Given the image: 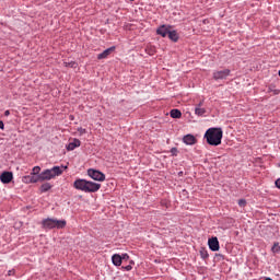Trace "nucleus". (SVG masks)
<instances>
[{"label": "nucleus", "instance_id": "nucleus-1", "mask_svg": "<svg viewBox=\"0 0 280 280\" xmlns=\"http://www.w3.org/2000/svg\"><path fill=\"white\" fill-rule=\"evenodd\" d=\"M222 137H224V131L221 127H211L206 131L203 139H206L208 145L218 148V145H222Z\"/></svg>", "mask_w": 280, "mask_h": 280}, {"label": "nucleus", "instance_id": "nucleus-2", "mask_svg": "<svg viewBox=\"0 0 280 280\" xmlns=\"http://www.w3.org/2000/svg\"><path fill=\"white\" fill-rule=\"evenodd\" d=\"M88 176L93 180H98V183H104V180H106V175L102 171L95 168H89Z\"/></svg>", "mask_w": 280, "mask_h": 280}, {"label": "nucleus", "instance_id": "nucleus-3", "mask_svg": "<svg viewBox=\"0 0 280 280\" xmlns=\"http://www.w3.org/2000/svg\"><path fill=\"white\" fill-rule=\"evenodd\" d=\"M102 189V184L88 180L85 184V194H95Z\"/></svg>", "mask_w": 280, "mask_h": 280}, {"label": "nucleus", "instance_id": "nucleus-4", "mask_svg": "<svg viewBox=\"0 0 280 280\" xmlns=\"http://www.w3.org/2000/svg\"><path fill=\"white\" fill-rule=\"evenodd\" d=\"M231 75V69L215 70L212 73L213 80H226Z\"/></svg>", "mask_w": 280, "mask_h": 280}, {"label": "nucleus", "instance_id": "nucleus-5", "mask_svg": "<svg viewBox=\"0 0 280 280\" xmlns=\"http://www.w3.org/2000/svg\"><path fill=\"white\" fill-rule=\"evenodd\" d=\"M13 179H14V174H12V172L10 171H4L0 174V182L3 185H10V183H12Z\"/></svg>", "mask_w": 280, "mask_h": 280}, {"label": "nucleus", "instance_id": "nucleus-6", "mask_svg": "<svg viewBox=\"0 0 280 280\" xmlns=\"http://www.w3.org/2000/svg\"><path fill=\"white\" fill-rule=\"evenodd\" d=\"M208 246L212 253H218V250H220V241H218V236H212L209 238Z\"/></svg>", "mask_w": 280, "mask_h": 280}, {"label": "nucleus", "instance_id": "nucleus-7", "mask_svg": "<svg viewBox=\"0 0 280 280\" xmlns=\"http://www.w3.org/2000/svg\"><path fill=\"white\" fill-rule=\"evenodd\" d=\"M22 182H24L26 185L34 184V183H40L39 175H34L30 173V175H25L22 177Z\"/></svg>", "mask_w": 280, "mask_h": 280}, {"label": "nucleus", "instance_id": "nucleus-8", "mask_svg": "<svg viewBox=\"0 0 280 280\" xmlns=\"http://www.w3.org/2000/svg\"><path fill=\"white\" fill-rule=\"evenodd\" d=\"M86 183L88 180L84 178H78L73 183L74 189H78V191H86Z\"/></svg>", "mask_w": 280, "mask_h": 280}, {"label": "nucleus", "instance_id": "nucleus-9", "mask_svg": "<svg viewBox=\"0 0 280 280\" xmlns=\"http://www.w3.org/2000/svg\"><path fill=\"white\" fill-rule=\"evenodd\" d=\"M172 26L171 25H161L158 30H156V34L159 36H162V38H167L170 31H171Z\"/></svg>", "mask_w": 280, "mask_h": 280}, {"label": "nucleus", "instance_id": "nucleus-10", "mask_svg": "<svg viewBox=\"0 0 280 280\" xmlns=\"http://www.w3.org/2000/svg\"><path fill=\"white\" fill-rule=\"evenodd\" d=\"M69 166H54L50 170V173L52 174V178H56V176H62V174L65 173V170H68Z\"/></svg>", "mask_w": 280, "mask_h": 280}, {"label": "nucleus", "instance_id": "nucleus-11", "mask_svg": "<svg viewBox=\"0 0 280 280\" xmlns=\"http://www.w3.org/2000/svg\"><path fill=\"white\" fill-rule=\"evenodd\" d=\"M42 229H44L45 231H51V229H55V219H44L42 221Z\"/></svg>", "mask_w": 280, "mask_h": 280}, {"label": "nucleus", "instance_id": "nucleus-12", "mask_svg": "<svg viewBox=\"0 0 280 280\" xmlns=\"http://www.w3.org/2000/svg\"><path fill=\"white\" fill-rule=\"evenodd\" d=\"M183 143L186 145H196L198 143V139L191 133H188L183 137Z\"/></svg>", "mask_w": 280, "mask_h": 280}, {"label": "nucleus", "instance_id": "nucleus-13", "mask_svg": "<svg viewBox=\"0 0 280 280\" xmlns=\"http://www.w3.org/2000/svg\"><path fill=\"white\" fill-rule=\"evenodd\" d=\"M54 178V175L51 174V171L49 168L44 170L39 174V183H45V180H51Z\"/></svg>", "mask_w": 280, "mask_h": 280}, {"label": "nucleus", "instance_id": "nucleus-14", "mask_svg": "<svg viewBox=\"0 0 280 280\" xmlns=\"http://www.w3.org/2000/svg\"><path fill=\"white\" fill-rule=\"evenodd\" d=\"M80 145H82L80 139L74 138L72 142L68 143L67 150L68 152H73V150H75V148H80Z\"/></svg>", "mask_w": 280, "mask_h": 280}, {"label": "nucleus", "instance_id": "nucleus-15", "mask_svg": "<svg viewBox=\"0 0 280 280\" xmlns=\"http://www.w3.org/2000/svg\"><path fill=\"white\" fill-rule=\"evenodd\" d=\"M112 51H115V46H112L107 49H105L103 52L97 55V60H104L105 58H108Z\"/></svg>", "mask_w": 280, "mask_h": 280}, {"label": "nucleus", "instance_id": "nucleus-16", "mask_svg": "<svg viewBox=\"0 0 280 280\" xmlns=\"http://www.w3.org/2000/svg\"><path fill=\"white\" fill-rule=\"evenodd\" d=\"M167 37H168L170 40H172L173 43H178L179 36H178V32H176V30H173V31L171 30V31H168Z\"/></svg>", "mask_w": 280, "mask_h": 280}, {"label": "nucleus", "instance_id": "nucleus-17", "mask_svg": "<svg viewBox=\"0 0 280 280\" xmlns=\"http://www.w3.org/2000/svg\"><path fill=\"white\" fill-rule=\"evenodd\" d=\"M112 264L116 267L121 266L122 261H121V255L119 254H114L112 256Z\"/></svg>", "mask_w": 280, "mask_h": 280}, {"label": "nucleus", "instance_id": "nucleus-18", "mask_svg": "<svg viewBox=\"0 0 280 280\" xmlns=\"http://www.w3.org/2000/svg\"><path fill=\"white\" fill-rule=\"evenodd\" d=\"M170 115L172 119H180L183 117V112H180V109L175 108L170 112Z\"/></svg>", "mask_w": 280, "mask_h": 280}, {"label": "nucleus", "instance_id": "nucleus-19", "mask_svg": "<svg viewBox=\"0 0 280 280\" xmlns=\"http://www.w3.org/2000/svg\"><path fill=\"white\" fill-rule=\"evenodd\" d=\"M51 187H54V185H51V183H44L39 187V191H40V194H47V191H49V189H51Z\"/></svg>", "mask_w": 280, "mask_h": 280}, {"label": "nucleus", "instance_id": "nucleus-20", "mask_svg": "<svg viewBox=\"0 0 280 280\" xmlns=\"http://www.w3.org/2000/svg\"><path fill=\"white\" fill-rule=\"evenodd\" d=\"M67 226V220L55 219V229H65Z\"/></svg>", "mask_w": 280, "mask_h": 280}, {"label": "nucleus", "instance_id": "nucleus-21", "mask_svg": "<svg viewBox=\"0 0 280 280\" xmlns=\"http://www.w3.org/2000/svg\"><path fill=\"white\" fill-rule=\"evenodd\" d=\"M199 255H200L201 259H209V252L205 247L200 248Z\"/></svg>", "mask_w": 280, "mask_h": 280}, {"label": "nucleus", "instance_id": "nucleus-22", "mask_svg": "<svg viewBox=\"0 0 280 280\" xmlns=\"http://www.w3.org/2000/svg\"><path fill=\"white\" fill-rule=\"evenodd\" d=\"M207 113L206 108L202 107H195V115L198 117H202Z\"/></svg>", "mask_w": 280, "mask_h": 280}, {"label": "nucleus", "instance_id": "nucleus-23", "mask_svg": "<svg viewBox=\"0 0 280 280\" xmlns=\"http://www.w3.org/2000/svg\"><path fill=\"white\" fill-rule=\"evenodd\" d=\"M145 54H148L149 56H154L156 54V48L155 47H147L145 48Z\"/></svg>", "mask_w": 280, "mask_h": 280}, {"label": "nucleus", "instance_id": "nucleus-24", "mask_svg": "<svg viewBox=\"0 0 280 280\" xmlns=\"http://www.w3.org/2000/svg\"><path fill=\"white\" fill-rule=\"evenodd\" d=\"M271 252L275 253L276 255H279L280 253L279 242L273 243V246L271 247Z\"/></svg>", "mask_w": 280, "mask_h": 280}, {"label": "nucleus", "instance_id": "nucleus-25", "mask_svg": "<svg viewBox=\"0 0 280 280\" xmlns=\"http://www.w3.org/2000/svg\"><path fill=\"white\" fill-rule=\"evenodd\" d=\"M31 174L34 176H40V166H34Z\"/></svg>", "mask_w": 280, "mask_h": 280}, {"label": "nucleus", "instance_id": "nucleus-26", "mask_svg": "<svg viewBox=\"0 0 280 280\" xmlns=\"http://www.w3.org/2000/svg\"><path fill=\"white\" fill-rule=\"evenodd\" d=\"M268 93H273L275 95H279L280 91L275 89V85H270L268 88Z\"/></svg>", "mask_w": 280, "mask_h": 280}, {"label": "nucleus", "instance_id": "nucleus-27", "mask_svg": "<svg viewBox=\"0 0 280 280\" xmlns=\"http://www.w3.org/2000/svg\"><path fill=\"white\" fill-rule=\"evenodd\" d=\"M66 67H70V69H77L78 62H75V61L66 62Z\"/></svg>", "mask_w": 280, "mask_h": 280}, {"label": "nucleus", "instance_id": "nucleus-28", "mask_svg": "<svg viewBox=\"0 0 280 280\" xmlns=\"http://www.w3.org/2000/svg\"><path fill=\"white\" fill-rule=\"evenodd\" d=\"M172 156H178V148L176 147H173L171 150H170Z\"/></svg>", "mask_w": 280, "mask_h": 280}, {"label": "nucleus", "instance_id": "nucleus-29", "mask_svg": "<svg viewBox=\"0 0 280 280\" xmlns=\"http://www.w3.org/2000/svg\"><path fill=\"white\" fill-rule=\"evenodd\" d=\"M246 205H247L246 199H240L238 200V207L244 208V207H246Z\"/></svg>", "mask_w": 280, "mask_h": 280}, {"label": "nucleus", "instance_id": "nucleus-30", "mask_svg": "<svg viewBox=\"0 0 280 280\" xmlns=\"http://www.w3.org/2000/svg\"><path fill=\"white\" fill-rule=\"evenodd\" d=\"M120 259L122 262H124V260L128 261V259H130V256L128 254H122V255H120Z\"/></svg>", "mask_w": 280, "mask_h": 280}, {"label": "nucleus", "instance_id": "nucleus-31", "mask_svg": "<svg viewBox=\"0 0 280 280\" xmlns=\"http://www.w3.org/2000/svg\"><path fill=\"white\" fill-rule=\"evenodd\" d=\"M121 270H126L127 272H130V270H132V266L131 265L122 266Z\"/></svg>", "mask_w": 280, "mask_h": 280}, {"label": "nucleus", "instance_id": "nucleus-32", "mask_svg": "<svg viewBox=\"0 0 280 280\" xmlns=\"http://www.w3.org/2000/svg\"><path fill=\"white\" fill-rule=\"evenodd\" d=\"M78 132H79V135H86V129L79 127Z\"/></svg>", "mask_w": 280, "mask_h": 280}, {"label": "nucleus", "instance_id": "nucleus-33", "mask_svg": "<svg viewBox=\"0 0 280 280\" xmlns=\"http://www.w3.org/2000/svg\"><path fill=\"white\" fill-rule=\"evenodd\" d=\"M203 104H205V100L200 101L199 104L196 105V108H202Z\"/></svg>", "mask_w": 280, "mask_h": 280}, {"label": "nucleus", "instance_id": "nucleus-34", "mask_svg": "<svg viewBox=\"0 0 280 280\" xmlns=\"http://www.w3.org/2000/svg\"><path fill=\"white\" fill-rule=\"evenodd\" d=\"M275 185H276L277 189H280V177L278 179H276Z\"/></svg>", "mask_w": 280, "mask_h": 280}, {"label": "nucleus", "instance_id": "nucleus-35", "mask_svg": "<svg viewBox=\"0 0 280 280\" xmlns=\"http://www.w3.org/2000/svg\"><path fill=\"white\" fill-rule=\"evenodd\" d=\"M5 129V124L3 122V120H0V130H4Z\"/></svg>", "mask_w": 280, "mask_h": 280}, {"label": "nucleus", "instance_id": "nucleus-36", "mask_svg": "<svg viewBox=\"0 0 280 280\" xmlns=\"http://www.w3.org/2000/svg\"><path fill=\"white\" fill-rule=\"evenodd\" d=\"M4 117H10V110H9V109H7V110L4 112Z\"/></svg>", "mask_w": 280, "mask_h": 280}, {"label": "nucleus", "instance_id": "nucleus-37", "mask_svg": "<svg viewBox=\"0 0 280 280\" xmlns=\"http://www.w3.org/2000/svg\"><path fill=\"white\" fill-rule=\"evenodd\" d=\"M215 257H219L220 259H224V255L222 254H215Z\"/></svg>", "mask_w": 280, "mask_h": 280}, {"label": "nucleus", "instance_id": "nucleus-38", "mask_svg": "<svg viewBox=\"0 0 280 280\" xmlns=\"http://www.w3.org/2000/svg\"><path fill=\"white\" fill-rule=\"evenodd\" d=\"M129 266H135V260H130Z\"/></svg>", "mask_w": 280, "mask_h": 280}, {"label": "nucleus", "instance_id": "nucleus-39", "mask_svg": "<svg viewBox=\"0 0 280 280\" xmlns=\"http://www.w3.org/2000/svg\"><path fill=\"white\" fill-rule=\"evenodd\" d=\"M178 176H183V171H180V172L178 173Z\"/></svg>", "mask_w": 280, "mask_h": 280}, {"label": "nucleus", "instance_id": "nucleus-40", "mask_svg": "<svg viewBox=\"0 0 280 280\" xmlns=\"http://www.w3.org/2000/svg\"><path fill=\"white\" fill-rule=\"evenodd\" d=\"M183 194H187V190H186V189H184V190H183Z\"/></svg>", "mask_w": 280, "mask_h": 280}]
</instances>
